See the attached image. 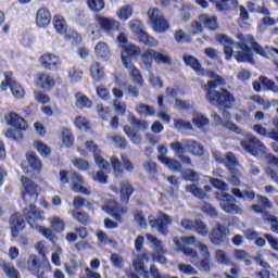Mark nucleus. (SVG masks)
Wrapping results in <instances>:
<instances>
[{
	"mask_svg": "<svg viewBox=\"0 0 278 278\" xmlns=\"http://www.w3.org/2000/svg\"><path fill=\"white\" fill-rule=\"evenodd\" d=\"M211 79L207 85L202 86L203 90L206 92V100L211 105L215 108H231L236 103V98L233 93L229 92L225 88L219 91H215L217 86H225V78L211 73Z\"/></svg>",
	"mask_w": 278,
	"mask_h": 278,
	"instance_id": "obj_1",
	"label": "nucleus"
},
{
	"mask_svg": "<svg viewBox=\"0 0 278 278\" xmlns=\"http://www.w3.org/2000/svg\"><path fill=\"white\" fill-rule=\"evenodd\" d=\"M240 43L237 45V47H245L247 49H253L255 53L261 55L262 58H278V49L273 47H262L260 43L256 42V40L251 35H238Z\"/></svg>",
	"mask_w": 278,
	"mask_h": 278,
	"instance_id": "obj_2",
	"label": "nucleus"
},
{
	"mask_svg": "<svg viewBox=\"0 0 278 278\" xmlns=\"http://www.w3.org/2000/svg\"><path fill=\"white\" fill-rule=\"evenodd\" d=\"M128 27L132 31V34H135V36L139 38V42H142L148 47H157V45H160V42L155 40V38L149 36V34L144 31V24L140 20H131L128 23Z\"/></svg>",
	"mask_w": 278,
	"mask_h": 278,
	"instance_id": "obj_3",
	"label": "nucleus"
},
{
	"mask_svg": "<svg viewBox=\"0 0 278 278\" xmlns=\"http://www.w3.org/2000/svg\"><path fill=\"white\" fill-rule=\"evenodd\" d=\"M241 147L244 151L253 155L254 157H260V155H266L268 149L253 135H248L243 140H241Z\"/></svg>",
	"mask_w": 278,
	"mask_h": 278,
	"instance_id": "obj_4",
	"label": "nucleus"
},
{
	"mask_svg": "<svg viewBox=\"0 0 278 278\" xmlns=\"http://www.w3.org/2000/svg\"><path fill=\"white\" fill-rule=\"evenodd\" d=\"M150 227L156 229L161 236H168V227L173 225V217L160 212L154 219L149 220Z\"/></svg>",
	"mask_w": 278,
	"mask_h": 278,
	"instance_id": "obj_5",
	"label": "nucleus"
},
{
	"mask_svg": "<svg viewBox=\"0 0 278 278\" xmlns=\"http://www.w3.org/2000/svg\"><path fill=\"white\" fill-rule=\"evenodd\" d=\"M148 16L152 25V28L154 29V31L159 34L168 30V27H170L168 21L164 18V14H162V12L159 9H150L148 11Z\"/></svg>",
	"mask_w": 278,
	"mask_h": 278,
	"instance_id": "obj_6",
	"label": "nucleus"
},
{
	"mask_svg": "<svg viewBox=\"0 0 278 278\" xmlns=\"http://www.w3.org/2000/svg\"><path fill=\"white\" fill-rule=\"evenodd\" d=\"M16 266L21 270H28V273L35 275V277H40V275H42V271L40 270L42 265L35 254L29 255L26 262L18 260Z\"/></svg>",
	"mask_w": 278,
	"mask_h": 278,
	"instance_id": "obj_7",
	"label": "nucleus"
},
{
	"mask_svg": "<svg viewBox=\"0 0 278 278\" xmlns=\"http://www.w3.org/2000/svg\"><path fill=\"white\" fill-rule=\"evenodd\" d=\"M28 207L23 210V214L31 229H35L38 224H35L36 220H45V211L36 207L34 203H26Z\"/></svg>",
	"mask_w": 278,
	"mask_h": 278,
	"instance_id": "obj_8",
	"label": "nucleus"
},
{
	"mask_svg": "<svg viewBox=\"0 0 278 278\" xmlns=\"http://www.w3.org/2000/svg\"><path fill=\"white\" fill-rule=\"evenodd\" d=\"M217 199L222 210L227 212V214H242V208L236 205V198H233V195L227 192H222Z\"/></svg>",
	"mask_w": 278,
	"mask_h": 278,
	"instance_id": "obj_9",
	"label": "nucleus"
},
{
	"mask_svg": "<svg viewBox=\"0 0 278 278\" xmlns=\"http://www.w3.org/2000/svg\"><path fill=\"white\" fill-rule=\"evenodd\" d=\"M21 181L24 187V203H35L38 201V186L27 177H22Z\"/></svg>",
	"mask_w": 278,
	"mask_h": 278,
	"instance_id": "obj_10",
	"label": "nucleus"
},
{
	"mask_svg": "<svg viewBox=\"0 0 278 278\" xmlns=\"http://www.w3.org/2000/svg\"><path fill=\"white\" fill-rule=\"evenodd\" d=\"M70 179L72 181V190L76 192V194H85V197H90L92 191L90 188L84 186V177L76 172L70 174Z\"/></svg>",
	"mask_w": 278,
	"mask_h": 278,
	"instance_id": "obj_11",
	"label": "nucleus"
},
{
	"mask_svg": "<svg viewBox=\"0 0 278 278\" xmlns=\"http://www.w3.org/2000/svg\"><path fill=\"white\" fill-rule=\"evenodd\" d=\"M181 228L187 229L189 231H197L199 236H207L210 233V230L207 229V226L203 224L201 220H190V219H182L181 223Z\"/></svg>",
	"mask_w": 278,
	"mask_h": 278,
	"instance_id": "obj_12",
	"label": "nucleus"
},
{
	"mask_svg": "<svg viewBox=\"0 0 278 278\" xmlns=\"http://www.w3.org/2000/svg\"><path fill=\"white\" fill-rule=\"evenodd\" d=\"M103 212L113 216L115 220H121L125 214H127V208L118 206V203L114 200H109L105 205L102 206Z\"/></svg>",
	"mask_w": 278,
	"mask_h": 278,
	"instance_id": "obj_13",
	"label": "nucleus"
},
{
	"mask_svg": "<svg viewBox=\"0 0 278 278\" xmlns=\"http://www.w3.org/2000/svg\"><path fill=\"white\" fill-rule=\"evenodd\" d=\"M229 233V228L218 224L216 228H214L210 235V240L213 244H224L227 242V235Z\"/></svg>",
	"mask_w": 278,
	"mask_h": 278,
	"instance_id": "obj_14",
	"label": "nucleus"
},
{
	"mask_svg": "<svg viewBox=\"0 0 278 278\" xmlns=\"http://www.w3.org/2000/svg\"><path fill=\"white\" fill-rule=\"evenodd\" d=\"M96 23L103 31H116L121 27V22L113 17H103L101 15L96 16Z\"/></svg>",
	"mask_w": 278,
	"mask_h": 278,
	"instance_id": "obj_15",
	"label": "nucleus"
},
{
	"mask_svg": "<svg viewBox=\"0 0 278 278\" xmlns=\"http://www.w3.org/2000/svg\"><path fill=\"white\" fill-rule=\"evenodd\" d=\"M122 62L124 66H131V58L140 55L141 50L136 45L122 46Z\"/></svg>",
	"mask_w": 278,
	"mask_h": 278,
	"instance_id": "obj_16",
	"label": "nucleus"
},
{
	"mask_svg": "<svg viewBox=\"0 0 278 278\" xmlns=\"http://www.w3.org/2000/svg\"><path fill=\"white\" fill-rule=\"evenodd\" d=\"M85 144L87 149L92 152L97 166H99V168H104V170H110V163L101 156V150H99V147H97L93 141H86Z\"/></svg>",
	"mask_w": 278,
	"mask_h": 278,
	"instance_id": "obj_17",
	"label": "nucleus"
},
{
	"mask_svg": "<svg viewBox=\"0 0 278 278\" xmlns=\"http://www.w3.org/2000/svg\"><path fill=\"white\" fill-rule=\"evenodd\" d=\"M41 66L46 68L47 71H59V68L62 66V61L60 60V56L47 53L41 56Z\"/></svg>",
	"mask_w": 278,
	"mask_h": 278,
	"instance_id": "obj_18",
	"label": "nucleus"
},
{
	"mask_svg": "<svg viewBox=\"0 0 278 278\" xmlns=\"http://www.w3.org/2000/svg\"><path fill=\"white\" fill-rule=\"evenodd\" d=\"M10 227L12 238H18V231L25 229V219L23 218V215L20 213L13 214L10 218Z\"/></svg>",
	"mask_w": 278,
	"mask_h": 278,
	"instance_id": "obj_19",
	"label": "nucleus"
},
{
	"mask_svg": "<svg viewBox=\"0 0 278 278\" xmlns=\"http://www.w3.org/2000/svg\"><path fill=\"white\" fill-rule=\"evenodd\" d=\"M5 121L8 125L15 127L16 129H21L22 131H27V122L21 117L18 114L14 112L7 113Z\"/></svg>",
	"mask_w": 278,
	"mask_h": 278,
	"instance_id": "obj_20",
	"label": "nucleus"
},
{
	"mask_svg": "<svg viewBox=\"0 0 278 278\" xmlns=\"http://www.w3.org/2000/svg\"><path fill=\"white\" fill-rule=\"evenodd\" d=\"M35 84L38 88H42V90L49 92L55 87V79L48 74H38Z\"/></svg>",
	"mask_w": 278,
	"mask_h": 278,
	"instance_id": "obj_21",
	"label": "nucleus"
},
{
	"mask_svg": "<svg viewBox=\"0 0 278 278\" xmlns=\"http://www.w3.org/2000/svg\"><path fill=\"white\" fill-rule=\"evenodd\" d=\"M216 40L220 42V45H224V53L226 55V60L229 62L231 60V55H233V47H236V43L227 35H217Z\"/></svg>",
	"mask_w": 278,
	"mask_h": 278,
	"instance_id": "obj_22",
	"label": "nucleus"
},
{
	"mask_svg": "<svg viewBox=\"0 0 278 278\" xmlns=\"http://www.w3.org/2000/svg\"><path fill=\"white\" fill-rule=\"evenodd\" d=\"M36 25L40 28H46L51 25V11L47 8L38 9L36 13Z\"/></svg>",
	"mask_w": 278,
	"mask_h": 278,
	"instance_id": "obj_23",
	"label": "nucleus"
},
{
	"mask_svg": "<svg viewBox=\"0 0 278 278\" xmlns=\"http://www.w3.org/2000/svg\"><path fill=\"white\" fill-rule=\"evenodd\" d=\"M174 244L176 247V251L179 253H184L186 257H189L191 264H194L197 260H199V254L197 251L192 250V248H186L181 244V241H179V238H174Z\"/></svg>",
	"mask_w": 278,
	"mask_h": 278,
	"instance_id": "obj_24",
	"label": "nucleus"
},
{
	"mask_svg": "<svg viewBox=\"0 0 278 278\" xmlns=\"http://www.w3.org/2000/svg\"><path fill=\"white\" fill-rule=\"evenodd\" d=\"M94 53L100 60H110L112 50L108 42L99 41L94 47Z\"/></svg>",
	"mask_w": 278,
	"mask_h": 278,
	"instance_id": "obj_25",
	"label": "nucleus"
},
{
	"mask_svg": "<svg viewBox=\"0 0 278 278\" xmlns=\"http://www.w3.org/2000/svg\"><path fill=\"white\" fill-rule=\"evenodd\" d=\"M199 21L203 27H206V29H210L211 31H216V29H218V18L214 15L202 14L199 16Z\"/></svg>",
	"mask_w": 278,
	"mask_h": 278,
	"instance_id": "obj_26",
	"label": "nucleus"
},
{
	"mask_svg": "<svg viewBox=\"0 0 278 278\" xmlns=\"http://www.w3.org/2000/svg\"><path fill=\"white\" fill-rule=\"evenodd\" d=\"M7 81L10 83V90L15 99H23L25 97V89L16 80L12 79L10 75L7 74Z\"/></svg>",
	"mask_w": 278,
	"mask_h": 278,
	"instance_id": "obj_27",
	"label": "nucleus"
},
{
	"mask_svg": "<svg viewBox=\"0 0 278 278\" xmlns=\"http://www.w3.org/2000/svg\"><path fill=\"white\" fill-rule=\"evenodd\" d=\"M157 160L159 162H161V164H164V166H166L173 173H181L182 167L179 161L166 156H157Z\"/></svg>",
	"mask_w": 278,
	"mask_h": 278,
	"instance_id": "obj_28",
	"label": "nucleus"
},
{
	"mask_svg": "<svg viewBox=\"0 0 278 278\" xmlns=\"http://www.w3.org/2000/svg\"><path fill=\"white\" fill-rule=\"evenodd\" d=\"M96 237L100 247L110 245L113 247V249H116V247H118V243L114 239L110 238L108 233L103 232V230H98Z\"/></svg>",
	"mask_w": 278,
	"mask_h": 278,
	"instance_id": "obj_29",
	"label": "nucleus"
},
{
	"mask_svg": "<svg viewBox=\"0 0 278 278\" xmlns=\"http://www.w3.org/2000/svg\"><path fill=\"white\" fill-rule=\"evenodd\" d=\"M240 51L235 54L237 62H250L253 63V52L251 48H245L244 46L239 47Z\"/></svg>",
	"mask_w": 278,
	"mask_h": 278,
	"instance_id": "obj_30",
	"label": "nucleus"
},
{
	"mask_svg": "<svg viewBox=\"0 0 278 278\" xmlns=\"http://www.w3.org/2000/svg\"><path fill=\"white\" fill-rule=\"evenodd\" d=\"M90 75L93 81H103L105 72L103 71V67H101V63L96 61L91 64Z\"/></svg>",
	"mask_w": 278,
	"mask_h": 278,
	"instance_id": "obj_31",
	"label": "nucleus"
},
{
	"mask_svg": "<svg viewBox=\"0 0 278 278\" xmlns=\"http://www.w3.org/2000/svg\"><path fill=\"white\" fill-rule=\"evenodd\" d=\"M146 238H147L148 242H150V244L152 245V249H154V251L156 253H161L162 255H164V253H166V249H164V242H162V240L157 239V237H155L151 233H146Z\"/></svg>",
	"mask_w": 278,
	"mask_h": 278,
	"instance_id": "obj_32",
	"label": "nucleus"
},
{
	"mask_svg": "<svg viewBox=\"0 0 278 278\" xmlns=\"http://www.w3.org/2000/svg\"><path fill=\"white\" fill-rule=\"evenodd\" d=\"M125 68L129 71L132 81L142 88V86H144V79H142V74H140V71L134 66V63H130V66H125Z\"/></svg>",
	"mask_w": 278,
	"mask_h": 278,
	"instance_id": "obj_33",
	"label": "nucleus"
},
{
	"mask_svg": "<svg viewBox=\"0 0 278 278\" xmlns=\"http://www.w3.org/2000/svg\"><path fill=\"white\" fill-rule=\"evenodd\" d=\"M124 132L127 136V138L130 139V142H132L134 144H140L142 142V135L136 131V129L131 128V126H124Z\"/></svg>",
	"mask_w": 278,
	"mask_h": 278,
	"instance_id": "obj_34",
	"label": "nucleus"
},
{
	"mask_svg": "<svg viewBox=\"0 0 278 278\" xmlns=\"http://www.w3.org/2000/svg\"><path fill=\"white\" fill-rule=\"evenodd\" d=\"M116 16L119 21H129L134 16V7L125 4L116 11Z\"/></svg>",
	"mask_w": 278,
	"mask_h": 278,
	"instance_id": "obj_35",
	"label": "nucleus"
},
{
	"mask_svg": "<svg viewBox=\"0 0 278 278\" xmlns=\"http://www.w3.org/2000/svg\"><path fill=\"white\" fill-rule=\"evenodd\" d=\"M185 144L187 147V153H190L195 157H199V155H203V146H201L199 142L187 140V143Z\"/></svg>",
	"mask_w": 278,
	"mask_h": 278,
	"instance_id": "obj_36",
	"label": "nucleus"
},
{
	"mask_svg": "<svg viewBox=\"0 0 278 278\" xmlns=\"http://www.w3.org/2000/svg\"><path fill=\"white\" fill-rule=\"evenodd\" d=\"M121 199L124 203L129 201L131 194H134V187L128 181L121 182Z\"/></svg>",
	"mask_w": 278,
	"mask_h": 278,
	"instance_id": "obj_37",
	"label": "nucleus"
},
{
	"mask_svg": "<svg viewBox=\"0 0 278 278\" xmlns=\"http://www.w3.org/2000/svg\"><path fill=\"white\" fill-rule=\"evenodd\" d=\"M53 26L55 31H58V34H66L67 29H68V24L66 23V20H64L61 15H55L53 17Z\"/></svg>",
	"mask_w": 278,
	"mask_h": 278,
	"instance_id": "obj_38",
	"label": "nucleus"
},
{
	"mask_svg": "<svg viewBox=\"0 0 278 278\" xmlns=\"http://www.w3.org/2000/svg\"><path fill=\"white\" fill-rule=\"evenodd\" d=\"M70 216H72L74 220H77V223H80V225H88L90 223V215L86 212L73 210L70 212Z\"/></svg>",
	"mask_w": 278,
	"mask_h": 278,
	"instance_id": "obj_39",
	"label": "nucleus"
},
{
	"mask_svg": "<svg viewBox=\"0 0 278 278\" xmlns=\"http://www.w3.org/2000/svg\"><path fill=\"white\" fill-rule=\"evenodd\" d=\"M193 125L200 128L201 131H205V129L210 126V118L201 113H198L193 115Z\"/></svg>",
	"mask_w": 278,
	"mask_h": 278,
	"instance_id": "obj_40",
	"label": "nucleus"
},
{
	"mask_svg": "<svg viewBox=\"0 0 278 278\" xmlns=\"http://www.w3.org/2000/svg\"><path fill=\"white\" fill-rule=\"evenodd\" d=\"M188 143V140L185 141H176V142H172L169 144L172 151H174L176 157H179V155H184V153H186V151H188V146H186Z\"/></svg>",
	"mask_w": 278,
	"mask_h": 278,
	"instance_id": "obj_41",
	"label": "nucleus"
},
{
	"mask_svg": "<svg viewBox=\"0 0 278 278\" xmlns=\"http://www.w3.org/2000/svg\"><path fill=\"white\" fill-rule=\"evenodd\" d=\"M212 117H213V119L215 121V123L217 125H223L224 127H226L230 131H235V134H241L242 132V128L238 127L236 124H231V123H224L223 124V119L219 117L218 114L212 113Z\"/></svg>",
	"mask_w": 278,
	"mask_h": 278,
	"instance_id": "obj_42",
	"label": "nucleus"
},
{
	"mask_svg": "<svg viewBox=\"0 0 278 278\" xmlns=\"http://www.w3.org/2000/svg\"><path fill=\"white\" fill-rule=\"evenodd\" d=\"M215 262H217V264H222L224 266H229V265L233 264V262H231V258L229 257V254H227V252H225L223 250L215 251Z\"/></svg>",
	"mask_w": 278,
	"mask_h": 278,
	"instance_id": "obj_43",
	"label": "nucleus"
},
{
	"mask_svg": "<svg viewBox=\"0 0 278 278\" xmlns=\"http://www.w3.org/2000/svg\"><path fill=\"white\" fill-rule=\"evenodd\" d=\"M26 160L33 170H36L37 173H40V170H42V162L38 160V156L35 153H28L26 155Z\"/></svg>",
	"mask_w": 278,
	"mask_h": 278,
	"instance_id": "obj_44",
	"label": "nucleus"
},
{
	"mask_svg": "<svg viewBox=\"0 0 278 278\" xmlns=\"http://www.w3.org/2000/svg\"><path fill=\"white\" fill-rule=\"evenodd\" d=\"M154 58H155V50H153V49H149L142 54L141 60H142L147 71H151V68L153 66Z\"/></svg>",
	"mask_w": 278,
	"mask_h": 278,
	"instance_id": "obj_45",
	"label": "nucleus"
},
{
	"mask_svg": "<svg viewBox=\"0 0 278 278\" xmlns=\"http://www.w3.org/2000/svg\"><path fill=\"white\" fill-rule=\"evenodd\" d=\"M136 112L139 114V116H155V109L151 105L142 103L136 106Z\"/></svg>",
	"mask_w": 278,
	"mask_h": 278,
	"instance_id": "obj_46",
	"label": "nucleus"
},
{
	"mask_svg": "<svg viewBox=\"0 0 278 278\" xmlns=\"http://www.w3.org/2000/svg\"><path fill=\"white\" fill-rule=\"evenodd\" d=\"M76 108H79V110H84V108L90 109L92 108V101L90 99H88V97H86L83 93H77L76 96Z\"/></svg>",
	"mask_w": 278,
	"mask_h": 278,
	"instance_id": "obj_47",
	"label": "nucleus"
},
{
	"mask_svg": "<svg viewBox=\"0 0 278 278\" xmlns=\"http://www.w3.org/2000/svg\"><path fill=\"white\" fill-rule=\"evenodd\" d=\"M128 122L134 127H137V129H140L141 131H146V129H149V123L144 119H138L135 115L130 114L128 116Z\"/></svg>",
	"mask_w": 278,
	"mask_h": 278,
	"instance_id": "obj_48",
	"label": "nucleus"
},
{
	"mask_svg": "<svg viewBox=\"0 0 278 278\" xmlns=\"http://www.w3.org/2000/svg\"><path fill=\"white\" fill-rule=\"evenodd\" d=\"M144 261L149 262L148 253H143L134 260L132 266L137 273L144 270Z\"/></svg>",
	"mask_w": 278,
	"mask_h": 278,
	"instance_id": "obj_49",
	"label": "nucleus"
},
{
	"mask_svg": "<svg viewBox=\"0 0 278 278\" xmlns=\"http://www.w3.org/2000/svg\"><path fill=\"white\" fill-rule=\"evenodd\" d=\"M186 192H189V194H192L197 199H205V191L194 184L188 185L186 187Z\"/></svg>",
	"mask_w": 278,
	"mask_h": 278,
	"instance_id": "obj_50",
	"label": "nucleus"
},
{
	"mask_svg": "<svg viewBox=\"0 0 278 278\" xmlns=\"http://www.w3.org/2000/svg\"><path fill=\"white\" fill-rule=\"evenodd\" d=\"M62 142L65 147H73L75 142V137H73V132L68 128L62 129Z\"/></svg>",
	"mask_w": 278,
	"mask_h": 278,
	"instance_id": "obj_51",
	"label": "nucleus"
},
{
	"mask_svg": "<svg viewBox=\"0 0 278 278\" xmlns=\"http://www.w3.org/2000/svg\"><path fill=\"white\" fill-rule=\"evenodd\" d=\"M232 194L233 197H237V199H244V197H247L249 201H253V199H255V192L251 190L241 191L240 189L233 188Z\"/></svg>",
	"mask_w": 278,
	"mask_h": 278,
	"instance_id": "obj_52",
	"label": "nucleus"
},
{
	"mask_svg": "<svg viewBox=\"0 0 278 278\" xmlns=\"http://www.w3.org/2000/svg\"><path fill=\"white\" fill-rule=\"evenodd\" d=\"M184 62L185 64H187V66H191V68L195 71V73H199L201 71V63L199 62V60H197V58L192 55H186L184 56Z\"/></svg>",
	"mask_w": 278,
	"mask_h": 278,
	"instance_id": "obj_53",
	"label": "nucleus"
},
{
	"mask_svg": "<svg viewBox=\"0 0 278 278\" xmlns=\"http://www.w3.org/2000/svg\"><path fill=\"white\" fill-rule=\"evenodd\" d=\"M263 220L270 223L273 233H278V219L275 215H271L270 213H263Z\"/></svg>",
	"mask_w": 278,
	"mask_h": 278,
	"instance_id": "obj_54",
	"label": "nucleus"
},
{
	"mask_svg": "<svg viewBox=\"0 0 278 278\" xmlns=\"http://www.w3.org/2000/svg\"><path fill=\"white\" fill-rule=\"evenodd\" d=\"M52 229H54L56 232L64 231L65 224L62 220V218L58 216L49 217L48 218Z\"/></svg>",
	"mask_w": 278,
	"mask_h": 278,
	"instance_id": "obj_55",
	"label": "nucleus"
},
{
	"mask_svg": "<svg viewBox=\"0 0 278 278\" xmlns=\"http://www.w3.org/2000/svg\"><path fill=\"white\" fill-rule=\"evenodd\" d=\"M89 177H91L92 181H96V184H108V176L103 170L89 173Z\"/></svg>",
	"mask_w": 278,
	"mask_h": 278,
	"instance_id": "obj_56",
	"label": "nucleus"
},
{
	"mask_svg": "<svg viewBox=\"0 0 278 278\" xmlns=\"http://www.w3.org/2000/svg\"><path fill=\"white\" fill-rule=\"evenodd\" d=\"M74 123L77 129H80L81 131H88L90 129V122L84 116H77Z\"/></svg>",
	"mask_w": 278,
	"mask_h": 278,
	"instance_id": "obj_57",
	"label": "nucleus"
},
{
	"mask_svg": "<svg viewBox=\"0 0 278 278\" xmlns=\"http://www.w3.org/2000/svg\"><path fill=\"white\" fill-rule=\"evenodd\" d=\"M260 81H262L263 88H266L267 90H271V92H278V87L275 84V81L268 79L265 76H260Z\"/></svg>",
	"mask_w": 278,
	"mask_h": 278,
	"instance_id": "obj_58",
	"label": "nucleus"
},
{
	"mask_svg": "<svg viewBox=\"0 0 278 278\" xmlns=\"http://www.w3.org/2000/svg\"><path fill=\"white\" fill-rule=\"evenodd\" d=\"M182 179H185V181H191L194 184L199 181V173L194 172L193 169H186L182 172Z\"/></svg>",
	"mask_w": 278,
	"mask_h": 278,
	"instance_id": "obj_59",
	"label": "nucleus"
},
{
	"mask_svg": "<svg viewBox=\"0 0 278 278\" xmlns=\"http://www.w3.org/2000/svg\"><path fill=\"white\" fill-rule=\"evenodd\" d=\"M23 130L21 128H10L5 132V137L11 140H21L23 138Z\"/></svg>",
	"mask_w": 278,
	"mask_h": 278,
	"instance_id": "obj_60",
	"label": "nucleus"
},
{
	"mask_svg": "<svg viewBox=\"0 0 278 278\" xmlns=\"http://www.w3.org/2000/svg\"><path fill=\"white\" fill-rule=\"evenodd\" d=\"M210 184L217 190H222V192H227V190H229V185L220 179L210 177Z\"/></svg>",
	"mask_w": 278,
	"mask_h": 278,
	"instance_id": "obj_61",
	"label": "nucleus"
},
{
	"mask_svg": "<svg viewBox=\"0 0 278 278\" xmlns=\"http://www.w3.org/2000/svg\"><path fill=\"white\" fill-rule=\"evenodd\" d=\"M88 7L92 12H101L105 8V2L103 0H88Z\"/></svg>",
	"mask_w": 278,
	"mask_h": 278,
	"instance_id": "obj_62",
	"label": "nucleus"
},
{
	"mask_svg": "<svg viewBox=\"0 0 278 278\" xmlns=\"http://www.w3.org/2000/svg\"><path fill=\"white\" fill-rule=\"evenodd\" d=\"M174 128L178 130L187 129L189 131H192V124L184 119H174Z\"/></svg>",
	"mask_w": 278,
	"mask_h": 278,
	"instance_id": "obj_63",
	"label": "nucleus"
},
{
	"mask_svg": "<svg viewBox=\"0 0 278 278\" xmlns=\"http://www.w3.org/2000/svg\"><path fill=\"white\" fill-rule=\"evenodd\" d=\"M271 140H274L275 142H278V116L274 117L271 119Z\"/></svg>",
	"mask_w": 278,
	"mask_h": 278,
	"instance_id": "obj_64",
	"label": "nucleus"
}]
</instances>
